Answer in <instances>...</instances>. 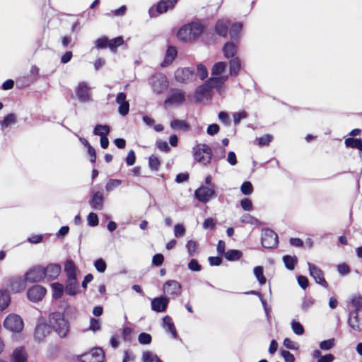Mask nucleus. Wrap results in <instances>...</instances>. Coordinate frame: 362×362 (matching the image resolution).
I'll return each instance as SVG.
<instances>
[{"mask_svg": "<svg viewBox=\"0 0 362 362\" xmlns=\"http://www.w3.org/2000/svg\"><path fill=\"white\" fill-rule=\"evenodd\" d=\"M64 272L67 277L65 292L67 295L75 296L79 291V284L76 279L77 267L71 259L66 261Z\"/></svg>", "mask_w": 362, "mask_h": 362, "instance_id": "obj_1", "label": "nucleus"}, {"mask_svg": "<svg viewBox=\"0 0 362 362\" xmlns=\"http://www.w3.org/2000/svg\"><path fill=\"white\" fill-rule=\"evenodd\" d=\"M204 26L201 23L192 22L183 25L177 33V37L183 42H190L198 38L203 33Z\"/></svg>", "mask_w": 362, "mask_h": 362, "instance_id": "obj_2", "label": "nucleus"}, {"mask_svg": "<svg viewBox=\"0 0 362 362\" xmlns=\"http://www.w3.org/2000/svg\"><path fill=\"white\" fill-rule=\"evenodd\" d=\"M226 77L210 78L203 85L197 88L194 92V98L197 102H201L208 98L210 89L212 88H220L225 83Z\"/></svg>", "mask_w": 362, "mask_h": 362, "instance_id": "obj_3", "label": "nucleus"}, {"mask_svg": "<svg viewBox=\"0 0 362 362\" xmlns=\"http://www.w3.org/2000/svg\"><path fill=\"white\" fill-rule=\"evenodd\" d=\"M49 322L54 330L60 337H65L69 332V325L64 315L60 313H53L49 315Z\"/></svg>", "mask_w": 362, "mask_h": 362, "instance_id": "obj_4", "label": "nucleus"}, {"mask_svg": "<svg viewBox=\"0 0 362 362\" xmlns=\"http://www.w3.org/2000/svg\"><path fill=\"white\" fill-rule=\"evenodd\" d=\"M194 157L196 161L207 165L211 160V148L206 144H199L194 148Z\"/></svg>", "mask_w": 362, "mask_h": 362, "instance_id": "obj_5", "label": "nucleus"}, {"mask_svg": "<svg viewBox=\"0 0 362 362\" xmlns=\"http://www.w3.org/2000/svg\"><path fill=\"white\" fill-rule=\"evenodd\" d=\"M168 83L167 77L160 73L156 74L149 78V84L156 94H161L167 90Z\"/></svg>", "mask_w": 362, "mask_h": 362, "instance_id": "obj_6", "label": "nucleus"}, {"mask_svg": "<svg viewBox=\"0 0 362 362\" xmlns=\"http://www.w3.org/2000/svg\"><path fill=\"white\" fill-rule=\"evenodd\" d=\"M186 100L185 92L179 88H172L164 101L165 106H179Z\"/></svg>", "mask_w": 362, "mask_h": 362, "instance_id": "obj_7", "label": "nucleus"}, {"mask_svg": "<svg viewBox=\"0 0 362 362\" xmlns=\"http://www.w3.org/2000/svg\"><path fill=\"white\" fill-rule=\"evenodd\" d=\"M4 326L13 332H20L23 328L24 323L18 315L10 314L6 317Z\"/></svg>", "mask_w": 362, "mask_h": 362, "instance_id": "obj_8", "label": "nucleus"}, {"mask_svg": "<svg viewBox=\"0 0 362 362\" xmlns=\"http://www.w3.org/2000/svg\"><path fill=\"white\" fill-rule=\"evenodd\" d=\"M194 197L202 203H208L216 197L214 186H201L194 191Z\"/></svg>", "mask_w": 362, "mask_h": 362, "instance_id": "obj_9", "label": "nucleus"}, {"mask_svg": "<svg viewBox=\"0 0 362 362\" xmlns=\"http://www.w3.org/2000/svg\"><path fill=\"white\" fill-rule=\"evenodd\" d=\"M194 72L190 68H179L175 72V78L180 83L187 84L194 80Z\"/></svg>", "mask_w": 362, "mask_h": 362, "instance_id": "obj_10", "label": "nucleus"}, {"mask_svg": "<svg viewBox=\"0 0 362 362\" xmlns=\"http://www.w3.org/2000/svg\"><path fill=\"white\" fill-rule=\"evenodd\" d=\"M278 243L276 233L271 229H264L262 233V244L265 248H272Z\"/></svg>", "mask_w": 362, "mask_h": 362, "instance_id": "obj_11", "label": "nucleus"}, {"mask_svg": "<svg viewBox=\"0 0 362 362\" xmlns=\"http://www.w3.org/2000/svg\"><path fill=\"white\" fill-rule=\"evenodd\" d=\"M177 0H160L157 4L156 9L153 7L148 9V14L150 18H155L157 16L156 13H163L169 8H171L177 3Z\"/></svg>", "mask_w": 362, "mask_h": 362, "instance_id": "obj_12", "label": "nucleus"}, {"mask_svg": "<svg viewBox=\"0 0 362 362\" xmlns=\"http://www.w3.org/2000/svg\"><path fill=\"white\" fill-rule=\"evenodd\" d=\"M105 355L102 349L95 348L80 356L81 362H102Z\"/></svg>", "mask_w": 362, "mask_h": 362, "instance_id": "obj_13", "label": "nucleus"}, {"mask_svg": "<svg viewBox=\"0 0 362 362\" xmlns=\"http://www.w3.org/2000/svg\"><path fill=\"white\" fill-rule=\"evenodd\" d=\"M43 267L35 266L25 274V280L30 283L39 282L44 279Z\"/></svg>", "mask_w": 362, "mask_h": 362, "instance_id": "obj_14", "label": "nucleus"}, {"mask_svg": "<svg viewBox=\"0 0 362 362\" xmlns=\"http://www.w3.org/2000/svg\"><path fill=\"white\" fill-rule=\"evenodd\" d=\"M310 275L315 279V282L325 288L328 284L324 278L323 272L316 265L308 262Z\"/></svg>", "mask_w": 362, "mask_h": 362, "instance_id": "obj_15", "label": "nucleus"}, {"mask_svg": "<svg viewBox=\"0 0 362 362\" xmlns=\"http://www.w3.org/2000/svg\"><path fill=\"white\" fill-rule=\"evenodd\" d=\"M163 291L165 294L173 297H177L181 293V285L175 280L167 281L163 286Z\"/></svg>", "mask_w": 362, "mask_h": 362, "instance_id": "obj_16", "label": "nucleus"}, {"mask_svg": "<svg viewBox=\"0 0 362 362\" xmlns=\"http://www.w3.org/2000/svg\"><path fill=\"white\" fill-rule=\"evenodd\" d=\"M90 207L94 210H101L103 208L104 197L101 192L92 190L88 202Z\"/></svg>", "mask_w": 362, "mask_h": 362, "instance_id": "obj_17", "label": "nucleus"}, {"mask_svg": "<svg viewBox=\"0 0 362 362\" xmlns=\"http://www.w3.org/2000/svg\"><path fill=\"white\" fill-rule=\"evenodd\" d=\"M169 303V298L166 296H159L152 299L151 303V309L157 313L165 312Z\"/></svg>", "mask_w": 362, "mask_h": 362, "instance_id": "obj_18", "label": "nucleus"}, {"mask_svg": "<svg viewBox=\"0 0 362 362\" xmlns=\"http://www.w3.org/2000/svg\"><path fill=\"white\" fill-rule=\"evenodd\" d=\"M46 293V289L40 285H35L30 288L27 292L28 298L33 302L42 299Z\"/></svg>", "mask_w": 362, "mask_h": 362, "instance_id": "obj_19", "label": "nucleus"}, {"mask_svg": "<svg viewBox=\"0 0 362 362\" xmlns=\"http://www.w3.org/2000/svg\"><path fill=\"white\" fill-rule=\"evenodd\" d=\"M76 92L81 102L87 103L91 100L90 89L86 82L79 83Z\"/></svg>", "mask_w": 362, "mask_h": 362, "instance_id": "obj_20", "label": "nucleus"}, {"mask_svg": "<svg viewBox=\"0 0 362 362\" xmlns=\"http://www.w3.org/2000/svg\"><path fill=\"white\" fill-rule=\"evenodd\" d=\"M44 278L49 281L56 279L62 272V267L58 264H49L46 267H43Z\"/></svg>", "mask_w": 362, "mask_h": 362, "instance_id": "obj_21", "label": "nucleus"}, {"mask_svg": "<svg viewBox=\"0 0 362 362\" xmlns=\"http://www.w3.org/2000/svg\"><path fill=\"white\" fill-rule=\"evenodd\" d=\"M50 333V327L44 322H38L35 330L34 337L36 341L42 342L45 340L46 337Z\"/></svg>", "mask_w": 362, "mask_h": 362, "instance_id": "obj_22", "label": "nucleus"}, {"mask_svg": "<svg viewBox=\"0 0 362 362\" xmlns=\"http://www.w3.org/2000/svg\"><path fill=\"white\" fill-rule=\"evenodd\" d=\"M348 324L352 329L356 332L362 331V318L357 310L349 313Z\"/></svg>", "mask_w": 362, "mask_h": 362, "instance_id": "obj_23", "label": "nucleus"}, {"mask_svg": "<svg viewBox=\"0 0 362 362\" xmlns=\"http://www.w3.org/2000/svg\"><path fill=\"white\" fill-rule=\"evenodd\" d=\"M116 103L119 105L118 112L122 116H126L129 111V103L127 100L126 93H119L116 97Z\"/></svg>", "mask_w": 362, "mask_h": 362, "instance_id": "obj_24", "label": "nucleus"}, {"mask_svg": "<svg viewBox=\"0 0 362 362\" xmlns=\"http://www.w3.org/2000/svg\"><path fill=\"white\" fill-rule=\"evenodd\" d=\"M227 65V63L224 62H219L216 63L211 69V78L226 77V82L228 78V75L226 74Z\"/></svg>", "mask_w": 362, "mask_h": 362, "instance_id": "obj_25", "label": "nucleus"}, {"mask_svg": "<svg viewBox=\"0 0 362 362\" xmlns=\"http://www.w3.org/2000/svg\"><path fill=\"white\" fill-rule=\"evenodd\" d=\"M25 279H22L21 276L13 277L10 280V287L13 292L18 293L25 288Z\"/></svg>", "mask_w": 362, "mask_h": 362, "instance_id": "obj_26", "label": "nucleus"}, {"mask_svg": "<svg viewBox=\"0 0 362 362\" xmlns=\"http://www.w3.org/2000/svg\"><path fill=\"white\" fill-rule=\"evenodd\" d=\"M177 49L173 46H169L166 50L163 62L160 64L162 67H165L172 64L177 57Z\"/></svg>", "mask_w": 362, "mask_h": 362, "instance_id": "obj_27", "label": "nucleus"}, {"mask_svg": "<svg viewBox=\"0 0 362 362\" xmlns=\"http://www.w3.org/2000/svg\"><path fill=\"white\" fill-rule=\"evenodd\" d=\"M28 356L23 347L16 348L11 357V362H27Z\"/></svg>", "mask_w": 362, "mask_h": 362, "instance_id": "obj_28", "label": "nucleus"}, {"mask_svg": "<svg viewBox=\"0 0 362 362\" xmlns=\"http://www.w3.org/2000/svg\"><path fill=\"white\" fill-rule=\"evenodd\" d=\"M229 25V21L228 20L221 19L218 20L216 22L215 26V30L218 35L220 36L225 37L228 33V28Z\"/></svg>", "mask_w": 362, "mask_h": 362, "instance_id": "obj_29", "label": "nucleus"}, {"mask_svg": "<svg viewBox=\"0 0 362 362\" xmlns=\"http://www.w3.org/2000/svg\"><path fill=\"white\" fill-rule=\"evenodd\" d=\"M223 53L226 58L233 59L237 53V46L233 42H228L223 46Z\"/></svg>", "mask_w": 362, "mask_h": 362, "instance_id": "obj_30", "label": "nucleus"}, {"mask_svg": "<svg viewBox=\"0 0 362 362\" xmlns=\"http://www.w3.org/2000/svg\"><path fill=\"white\" fill-rule=\"evenodd\" d=\"M163 327L167 329V331L173 335V337L176 339L177 337V331L174 323L172 321V319L170 316H165L163 318Z\"/></svg>", "mask_w": 362, "mask_h": 362, "instance_id": "obj_31", "label": "nucleus"}, {"mask_svg": "<svg viewBox=\"0 0 362 362\" xmlns=\"http://www.w3.org/2000/svg\"><path fill=\"white\" fill-rule=\"evenodd\" d=\"M170 127L174 130H181L188 132L189 130V124L185 120L174 119L170 122Z\"/></svg>", "mask_w": 362, "mask_h": 362, "instance_id": "obj_32", "label": "nucleus"}, {"mask_svg": "<svg viewBox=\"0 0 362 362\" xmlns=\"http://www.w3.org/2000/svg\"><path fill=\"white\" fill-rule=\"evenodd\" d=\"M241 69V62L238 57L230 60V74L236 76Z\"/></svg>", "mask_w": 362, "mask_h": 362, "instance_id": "obj_33", "label": "nucleus"}, {"mask_svg": "<svg viewBox=\"0 0 362 362\" xmlns=\"http://www.w3.org/2000/svg\"><path fill=\"white\" fill-rule=\"evenodd\" d=\"M11 302L8 291L6 290H0V310H5Z\"/></svg>", "mask_w": 362, "mask_h": 362, "instance_id": "obj_34", "label": "nucleus"}, {"mask_svg": "<svg viewBox=\"0 0 362 362\" xmlns=\"http://www.w3.org/2000/svg\"><path fill=\"white\" fill-rule=\"evenodd\" d=\"M344 144L346 147L357 148L362 151V140L361 139L347 138Z\"/></svg>", "mask_w": 362, "mask_h": 362, "instance_id": "obj_35", "label": "nucleus"}, {"mask_svg": "<svg viewBox=\"0 0 362 362\" xmlns=\"http://www.w3.org/2000/svg\"><path fill=\"white\" fill-rule=\"evenodd\" d=\"M52 288V296L55 299H58L62 297L63 295L64 291H65V288L64 287L63 284L60 283H53L51 285Z\"/></svg>", "mask_w": 362, "mask_h": 362, "instance_id": "obj_36", "label": "nucleus"}, {"mask_svg": "<svg viewBox=\"0 0 362 362\" xmlns=\"http://www.w3.org/2000/svg\"><path fill=\"white\" fill-rule=\"evenodd\" d=\"M243 25L240 23H235L233 24L229 31L230 38L233 40H238Z\"/></svg>", "mask_w": 362, "mask_h": 362, "instance_id": "obj_37", "label": "nucleus"}, {"mask_svg": "<svg viewBox=\"0 0 362 362\" xmlns=\"http://www.w3.org/2000/svg\"><path fill=\"white\" fill-rule=\"evenodd\" d=\"M242 256V252L238 250H229L224 255L225 258L228 261L238 260Z\"/></svg>", "mask_w": 362, "mask_h": 362, "instance_id": "obj_38", "label": "nucleus"}, {"mask_svg": "<svg viewBox=\"0 0 362 362\" xmlns=\"http://www.w3.org/2000/svg\"><path fill=\"white\" fill-rule=\"evenodd\" d=\"M254 275L260 285H263L266 283L267 279L264 276V269L262 266L255 267L253 269Z\"/></svg>", "mask_w": 362, "mask_h": 362, "instance_id": "obj_39", "label": "nucleus"}, {"mask_svg": "<svg viewBox=\"0 0 362 362\" xmlns=\"http://www.w3.org/2000/svg\"><path fill=\"white\" fill-rule=\"evenodd\" d=\"M283 261L285 264V267L288 269L293 270L297 263V257L296 256L284 255L283 257Z\"/></svg>", "mask_w": 362, "mask_h": 362, "instance_id": "obj_40", "label": "nucleus"}, {"mask_svg": "<svg viewBox=\"0 0 362 362\" xmlns=\"http://www.w3.org/2000/svg\"><path fill=\"white\" fill-rule=\"evenodd\" d=\"M110 129L107 125L97 124L93 130V134L98 136H107Z\"/></svg>", "mask_w": 362, "mask_h": 362, "instance_id": "obj_41", "label": "nucleus"}, {"mask_svg": "<svg viewBox=\"0 0 362 362\" xmlns=\"http://www.w3.org/2000/svg\"><path fill=\"white\" fill-rule=\"evenodd\" d=\"M16 122V117L14 114H8L6 115L4 120L1 122V125L2 128H6L11 124H13Z\"/></svg>", "mask_w": 362, "mask_h": 362, "instance_id": "obj_42", "label": "nucleus"}, {"mask_svg": "<svg viewBox=\"0 0 362 362\" xmlns=\"http://www.w3.org/2000/svg\"><path fill=\"white\" fill-rule=\"evenodd\" d=\"M122 184V180L117 179H110L105 185V190L107 192L113 191Z\"/></svg>", "mask_w": 362, "mask_h": 362, "instance_id": "obj_43", "label": "nucleus"}, {"mask_svg": "<svg viewBox=\"0 0 362 362\" xmlns=\"http://www.w3.org/2000/svg\"><path fill=\"white\" fill-rule=\"evenodd\" d=\"M148 165H149V168L152 170L157 171V170H158V169H159V168L160 166V161L158 158V157H156L154 155H151L148 158Z\"/></svg>", "mask_w": 362, "mask_h": 362, "instance_id": "obj_44", "label": "nucleus"}, {"mask_svg": "<svg viewBox=\"0 0 362 362\" xmlns=\"http://www.w3.org/2000/svg\"><path fill=\"white\" fill-rule=\"evenodd\" d=\"M124 42L122 37H117L108 42V47L112 51L115 52L117 47L122 45Z\"/></svg>", "mask_w": 362, "mask_h": 362, "instance_id": "obj_45", "label": "nucleus"}, {"mask_svg": "<svg viewBox=\"0 0 362 362\" xmlns=\"http://www.w3.org/2000/svg\"><path fill=\"white\" fill-rule=\"evenodd\" d=\"M241 192L245 195H250L253 192V186L249 181L244 182L240 187Z\"/></svg>", "mask_w": 362, "mask_h": 362, "instance_id": "obj_46", "label": "nucleus"}, {"mask_svg": "<svg viewBox=\"0 0 362 362\" xmlns=\"http://www.w3.org/2000/svg\"><path fill=\"white\" fill-rule=\"evenodd\" d=\"M291 328L293 332L297 335H302L304 333V329L302 325L295 320L291 322Z\"/></svg>", "mask_w": 362, "mask_h": 362, "instance_id": "obj_47", "label": "nucleus"}, {"mask_svg": "<svg viewBox=\"0 0 362 362\" xmlns=\"http://www.w3.org/2000/svg\"><path fill=\"white\" fill-rule=\"evenodd\" d=\"M101 323L99 320L95 318H90V326L89 329L93 331V332H98L100 329Z\"/></svg>", "mask_w": 362, "mask_h": 362, "instance_id": "obj_48", "label": "nucleus"}, {"mask_svg": "<svg viewBox=\"0 0 362 362\" xmlns=\"http://www.w3.org/2000/svg\"><path fill=\"white\" fill-rule=\"evenodd\" d=\"M138 340L141 344H149L151 342L152 338L149 334L142 332L139 335Z\"/></svg>", "mask_w": 362, "mask_h": 362, "instance_id": "obj_49", "label": "nucleus"}, {"mask_svg": "<svg viewBox=\"0 0 362 362\" xmlns=\"http://www.w3.org/2000/svg\"><path fill=\"white\" fill-rule=\"evenodd\" d=\"M94 266L96 270L100 273L104 272L107 267L105 262L101 258L95 261Z\"/></svg>", "mask_w": 362, "mask_h": 362, "instance_id": "obj_50", "label": "nucleus"}, {"mask_svg": "<svg viewBox=\"0 0 362 362\" xmlns=\"http://www.w3.org/2000/svg\"><path fill=\"white\" fill-rule=\"evenodd\" d=\"M197 74L201 80L205 79L208 76V71L205 66L202 64L197 65Z\"/></svg>", "mask_w": 362, "mask_h": 362, "instance_id": "obj_51", "label": "nucleus"}, {"mask_svg": "<svg viewBox=\"0 0 362 362\" xmlns=\"http://www.w3.org/2000/svg\"><path fill=\"white\" fill-rule=\"evenodd\" d=\"M272 136L270 134H265L259 138H257L258 144L261 146H267L271 142Z\"/></svg>", "mask_w": 362, "mask_h": 362, "instance_id": "obj_52", "label": "nucleus"}, {"mask_svg": "<svg viewBox=\"0 0 362 362\" xmlns=\"http://www.w3.org/2000/svg\"><path fill=\"white\" fill-rule=\"evenodd\" d=\"M334 346V339H329L327 340L322 341L320 343V347L321 349L328 351L331 349Z\"/></svg>", "mask_w": 362, "mask_h": 362, "instance_id": "obj_53", "label": "nucleus"}, {"mask_svg": "<svg viewBox=\"0 0 362 362\" xmlns=\"http://www.w3.org/2000/svg\"><path fill=\"white\" fill-rule=\"evenodd\" d=\"M157 355L153 352L147 351L143 353L142 361L143 362H153Z\"/></svg>", "mask_w": 362, "mask_h": 362, "instance_id": "obj_54", "label": "nucleus"}, {"mask_svg": "<svg viewBox=\"0 0 362 362\" xmlns=\"http://www.w3.org/2000/svg\"><path fill=\"white\" fill-rule=\"evenodd\" d=\"M88 223L90 226H96L98 225V217L96 214L91 212L87 218Z\"/></svg>", "mask_w": 362, "mask_h": 362, "instance_id": "obj_55", "label": "nucleus"}, {"mask_svg": "<svg viewBox=\"0 0 362 362\" xmlns=\"http://www.w3.org/2000/svg\"><path fill=\"white\" fill-rule=\"evenodd\" d=\"M188 268L193 272H199L202 269V266L197 259H192L188 263Z\"/></svg>", "mask_w": 362, "mask_h": 362, "instance_id": "obj_56", "label": "nucleus"}, {"mask_svg": "<svg viewBox=\"0 0 362 362\" xmlns=\"http://www.w3.org/2000/svg\"><path fill=\"white\" fill-rule=\"evenodd\" d=\"M186 247L187 250V252L190 256L194 255V252H196L197 247V242L194 240H189L187 243Z\"/></svg>", "mask_w": 362, "mask_h": 362, "instance_id": "obj_57", "label": "nucleus"}, {"mask_svg": "<svg viewBox=\"0 0 362 362\" xmlns=\"http://www.w3.org/2000/svg\"><path fill=\"white\" fill-rule=\"evenodd\" d=\"M351 303L355 308L354 310H357V312L359 313V310L362 309V297L355 296L353 298Z\"/></svg>", "mask_w": 362, "mask_h": 362, "instance_id": "obj_58", "label": "nucleus"}, {"mask_svg": "<svg viewBox=\"0 0 362 362\" xmlns=\"http://www.w3.org/2000/svg\"><path fill=\"white\" fill-rule=\"evenodd\" d=\"M315 303V300L312 298H304L302 305L301 308L304 311L308 310L310 307H312Z\"/></svg>", "mask_w": 362, "mask_h": 362, "instance_id": "obj_59", "label": "nucleus"}, {"mask_svg": "<svg viewBox=\"0 0 362 362\" xmlns=\"http://www.w3.org/2000/svg\"><path fill=\"white\" fill-rule=\"evenodd\" d=\"M247 117V114L246 112L243 111L240 112L235 113L233 115V121L235 125H238L241 119H245Z\"/></svg>", "mask_w": 362, "mask_h": 362, "instance_id": "obj_60", "label": "nucleus"}, {"mask_svg": "<svg viewBox=\"0 0 362 362\" xmlns=\"http://www.w3.org/2000/svg\"><path fill=\"white\" fill-rule=\"evenodd\" d=\"M108 39L107 37H101V38H98L96 41H95V47L98 48V49H103V48H105L107 46H108Z\"/></svg>", "mask_w": 362, "mask_h": 362, "instance_id": "obj_61", "label": "nucleus"}, {"mask_svg": "<svg viewBox=\"0 0 362 362\" xmlns=\"http://www.w3.org/2000/svg\"><path fill=\"white\" fill-rule=\"evenodd\" d=\"M240 205L243 210L251 211L252 209V203L250 199L245 198L240 201Z\"/></svg>", "mask_w": 362, "mask_h": 362, "instance_id": "obj_62", "label": "nucleus"}, {"mask_svg": "<svg viewBox=\"0 0 362 362\" xmlns=\"http://www.w3.org/2000/svg\"><path fill=\"white\" fill-rule=\"evenodd\" d=\"M240 221L242 223L250 224H253L257 222V220L255 218L248 214H243L240 218Z\"/></svg>", "mask_w": 362, "mask_h": 362, "instance_id": "obj_63", "label": "nucleus"}, {"mask_svg": "<svg viewBox=\"0 0 362 362\" xmlns=\"http://www.w3.org/2000/svg\"><path fill=\"white\" fill-rule=\"evenodd\" d=\"M175 236L177 238L182 237L185 233V228L182 224H176L174 229Z\"/></svg>", "mask_w": 362, "mask_h": 362, "instance_id": "obj_64", "label": "nucleus"}]
</instances>
